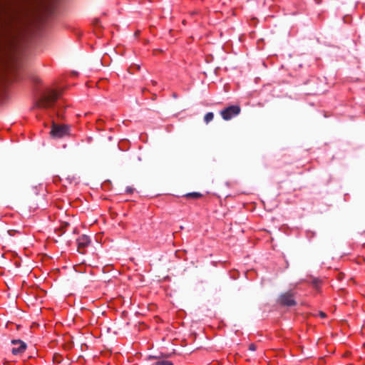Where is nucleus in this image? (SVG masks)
Returning a JSON list of instances; mask_svg holds the SVG:
<instances>
[{"label":"nucleus","instance_id":"4","mask_svg":"<svg viewBox=\"0 0 365 365\" xmlns=\"http://www.w3.org/2000/svg\"><path fill=\"white\" fill-rule=\"evenodd\" d=\"M241 108L237 105H233L222 110L220 113L225 120H230L240 113Z\"/></svg>","mask_w":365,"mask_h":365},{"label":"nucleus","instance_id":"7","mask_svg":"<svg viewBox=\"0 0 365 365\" xmlns=\"http://www.w3.org/2000/svg\"><path fill=\"white\" fill-rule=\"evenodd\" d=\"M160 358H161L160 356H149V359H159L158 361L154 363L153 365H173V364L171 361H168V360H165V359L160 360Z\"/></svg>","mask_w":365,"mask_h":365},{"label":"nucleus","instance_id":"15","mask_svg":"<svg viewBox=\"0 0 365 365\" xmlns=\"http://www.w3.org/2000/svg\"><path fill=\"white\" fill-rule=\"evenodd\" d=\"M138 34H139V31H137L135 35L137 36V35H138Z\"/></svg>","mask_w":365,"mask_h":365},{"label":"nucleus","instance_id":"3","mask_svg":"<svg viewBox=\"0 0 365 365\" xmlns=\"http://www.w3.org/2000/svg\"><path fill=\"white\" fill-rule=\"evenodd\" d=\"M277 303L284 307H294L297 304L294 294L292 292L282 293L278 297Z\"/></svg>","mask_w":365,"mask_h":365},{"label":"nucleus","instance_id":"11","mask_svg":"<svg viewBox=\"0 0 365 365\" xmlns=\"http://www.w3.org/2000/svg\"><path fill=\"white\" fill-rule=\"evenodd\" d=\"M256 349H257V346H256V345L255 344H250L249 345V349L250 351H254L256 350Z\"/></svg>","mask_w":365,"mask_h":365},{"label":"nucleus","instance_id":"1","mask_svg":"<svg viewBox=\"0 0 365 365\" xmlns=\"http://www.w3.org/2000/svg\"><path fill=\"white\" fill-rule=\"evenodd\" d=\"M59 95L56 91H51L43 94L36 102L35 106L39 108H48L52 107Z\"/></svg>","mask_w":365,"mask_h":365},{"label":"nucleus","instance_id":"9","mask_svg":"<svg viewBox=\"0 0 365 365\" xmlns=\"http://www.w3.org/2000/svg\"><path fill=\"white\" fill-rule=\"evenodd\" d=\"M185 196L187 197H192L195 199H197V198H200L202 197V194L200 192H194L187 193Z\"/></svg>","mask_w":365,"mask_h":365},{"label":"nucleus","instance_id":"5","mask_svg":"<svg viewBox=\"0 0 365 365\" xmlns=\"http://www.w3.org/2000/svg\"><path fill=\"white\" fill-rule=\"evenodd\" d=\"M11 344L14 346L11 349V353L14 355L21 354L27 348L26 344L20 339L11 340Z\"/></svg>","mask_w":365,"mask_h":365},{"label":"nucleus","instance_id":"14","mask_svg":"<svg viewBox=\"0 0 365 365\" xmlns=\"http://www.w3.org/2000/svg\"><path fill=\"white\" fill-rule=\"evenodd\" d=\"M152 83H153V85H155V84H156V82H155V81H152Z\"/></svg>","mask_w":365,"mask_h":365},{"label":"nucleus","instance_id":"8","mask_svg":"<svg viewBox=\"0 0 365 365\" xmlns=\"http://www.w3.org/2000/svg\"><path fill=\"white\" fill-rule=\"evenodd\" d=\"M213 118H214V114L212 112H209V113H206L205 115L204 116V120L206 123H208L210 121H212L213 120Z\"/></svg>","mask_w":365,"mask_h":365},{"label":"nucleus","instance_id":"12","mask_svg":"<svg viewBox=\"0 0 365 365\" xmlns=\"http://www.w3.org/2000/svg\"><path fill=\"white\" fill-rule=\"evenodd\" d=\"M319 316L322 317V318H325L327 317V314L323 312H319Z\"/></svg>","mask_w":365,"mask_h":365},{"label":"nucleus","instance_id":"10","mask_svg":"<svg viewBox=\"0 0 365 365\" xmlns=\"http://www.w3.org/2000/svg\"><path fill=\"white\" fill-rule=\"evenodd\" d=\"M134 192V188L131 187H127L125 189V192L128 194H132Z\"/></svg>","mask_w":365,"mask_h":365},{"label":"nucleus","instance_id":"2","mask_svg":"<svg viewBox=\"0 0 365 365\" xmlns=\"http://www.w3.org/2000/svg\"><path fill=\"white\" fill-rule=\"evenodd\" d=\"M70 126L65 124H58L54 121L52 122L50 135L53 138H62L71 135Z\"/></svg>","mask_w":365,"mask_h":365},{"label":"nucleus","instance_id":"13","mask_svg":"<svg viewBox=\"0 0 365 365\" xmlns=\"http://www.w3.org/2000/svg\"><path fill=\"white\" fill-rule=\"evenodd\" d=\"M339 279H341L343 277V274H339Z\"/></svg>","mask_w":365,"mask_h":365},{"label":"nucleus","instance_id":"6","mask_svg":"<svg viewBox=\"0 0 365 365\" xmlns=\"http://www.w3.org/2000/svg\"><path fill=\"white\" fill-rule=\"evenodd\" d=\"M90 243V240L87 236L83 235L78 240V250L86 247Z\"/></svg>","mask_w":365,"mask_h":365}]
</instances>
